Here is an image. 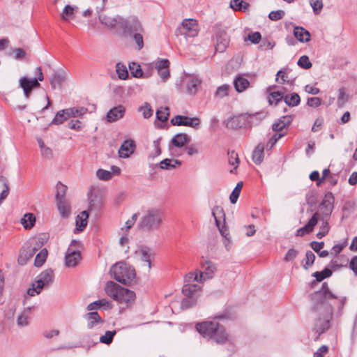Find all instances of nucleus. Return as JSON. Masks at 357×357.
<instances>
[{"instance_id":"1","label":"nucleus","mask_w":357,"mask_h":357,"mask_svg":"<svg viewBox=\"0 0 357 357\" xmlns=\"http://www.w3.org/2000/svg\"><path fill=\"white\" fill-rule=\"evenodd\" d=\"M99 20L115 34L132 38L136 45H144L142 32L143 26L136 16L123 17L116 15L114 17L105 15H100Z\"/></svg>"},{"instance_id":"2","label":"nucleus","mask_w":357,"mask_h":357,"mask_svg":"<svg viewBox=\"0 0 357 357\" xmlns=\"http://www.w3.org/2000/svg\"><path fill=\"white\" fill-rule=\"evenodd\" d=\"M185 284L182 288L184 298L181 301V307L187 309L195 305L198 300L201 291V286L197 284H192L193 282H202L196 272H190L185 277Z\"/></svg>"},{"instance_id":"3","label":"nucleus","mask_w":357,"mask_h":357,"mask_svg":"<svg viewBox=\"0 0 357 357\" xmlns=\"http://www.w3.org/2000/svg\"><path fill=\"white\" fill-rule=\"evenodd\" d=\"M196 329L204 337L212 340L218 344H225L229 340L225 327L216 321L198 323Z\"/></svg>"},{"instance_id":"4","label":"nucleus","mask_w":357,"mask_h":357,"mask_svg":"<svg viewBox=\"0 0 357 357\" xmlns=\"http://www.w3.org/2000/svg\"><path fill=\"white\" fill-rule=\"evenodd\" d=\"M105 294L119 305L128 307L132 305L136 298L135 293L118 284L113 281H108L105 286Z\"/></svg>"},{"instance_id":"5","label":"nucleus","mask_w":357,"mask_h":357,"mask_svg":"<svg viewBox=\"0 0 357 357\" xmlns=\"http://www.w3.org/2000/svg\"><path fill=\"white\" fill-rule=\"evenodd\" d=\"M165 213L159 208H149L141 218L138 227L146 231L158 230L163 222Z\"/></svg>"},{"instance_id":"6","label":"nucleus","mask_w":357,"mask_h":357,"mask_svg":"<svg viewBox=\"0 0 357 357\" xmlns=\"http://www.w3.org/2000/svg\"><path fill=\"white\" fill-rule=\"evenodd\" d=\"M110 273L114 279L124 284L132 283L136 278L135 268L124 262H119L113 265Z\"/></svg>"},{"instance_id":"7","label":"nucleus","mask_w":357,"mask_h":357,"mask_svg":"<svg viewBox=\"0 0 357 357\" xmlns=\"http://www.w3.org/2000/svg\"><path fill=\"white\" fill-rule=\"evenodd\" d=\"M199 32V26L195 19H184L181 22V26L175 30V36L178 38L180 43H183V38L188 43L189 38H193L197 36Z\"/></svg>"},{"instance_id":"8","label":"nucleus","mask_w":357,"mask_h":357,"mask_svg":"<svg viewBox=\"0 0 357 357\" xmlns=\"http://www.w3.org/2000/svg\"><path fill=\"white\" fill-rule=\"evenodd\" d=\"M313 299L316 301L318 304H323L326 302H331V305L337 306L341 309L344 307L346 298L339 296L331 292L328 288L327 282L322 284L320 290L314 293Z\"/></svg>"},{"instance_id":"9","label":"nucleus","mask_w":357,"mask_h":357,"mask_svg":"<svg viewBox=\"0 0 357 357\" xmlns=\"http://www.w3.org/2000/svg\"><path fill=\"white\" fill-rule=\"evenodd\" d=\"M54 280V273L52 269H46L40 273L36 278L32 287L27 291V294L30 296H34L40 293L43 287L52 284Z\"/></svg>"},{"instance_id":"10","label":"nucleus","mask_w":357,"mask_h":357,"mask_svg":"<svg viewBox=\"0 0 357 357\" xmlns=\"http://www.w3.org/2000/svg\"><path fill=\"white\" fill-rule=\"evenodd\" d=\"M212 215L214 217L216 226L224 238V244L227 250L230 248V236L228 227L225 225V213L223 208L220 206H215L212 210Z\"/></svg>"},{"instance_id":"11","label":"nucleus","mask_w":357,"mask_h":357,"mask_svg":"<svg viewBox=\"0 0 357 357\" xmlns=\"http://www.w3.org/2000/svg\"><path fill=\"white\" fill-rule=\"evenodd\" d=\"M36 75L37 77L34 79H30L26 77H23L20 80V86L23 89L24 96L26 98H29L32 89L37 88L40 86L38 81H43L44 79L43 73L40 67L36 68Z\"/></svg>"},{"instance_id":"12","label":"nucleus","mask_w":357,"mask_h":357,"mask_svg":"<svg viewBox=\"0 0 357 357\" xmlns=\"http://www.w3.org/2000/svg\"><path fill=\"white\" fill-rule=\"evenodd\" d=\"M213 35L212 37L213 41L215 45H229L230 38L226 30L219 23L214 24L213 26Z\"/></svg>"},{"instance_id":"13","label":"nucleus","mask_w":357,"mask_h":357,"mask_svg":"<svg viewBox=\"0 0 357 357\" xmlns=\"http://www.w3.org/2000/svg\"><path fill=\"white\" fill-rule=\"evenodd\" d=\"M171 123L174 126H184L198 129L201 121L198 117L176 115L171 120Z\"/></svg>"},{"instance_id":"14","label":"nucleus","mask_w":357,"mask_h":357,"mask_svg":"<svg viewBox=\"0 0 357 357\" xmlns=\"http://www.w3.org/2000/svg\"><path fill=\"white\" fill-rule=\"evenodd\" d=\"M334 197L332 192H327L323 201L319 206V211L322 213L325 218L331 215L333 208Z\"/></svg>"},{"instance_id":"15","label":"nucleus","mask_w":357,"mask_h":357,"mask_svg":"<svg viewBox=\"0 0 357 357\" xmlns=\"http://www.w3.org/2000/svg\"><path fill=\"white\" fill-rule=\"evenodd\" d=\"M202 266L204 271L197 273L198 278L202 279V282L212 278L217 269L215 265L210 260H205L202 262Z\"/></svg>"},{"instance_id":"16","label":"nucleus","mask_w":357,"mask_h":357,"mask_svg":"<svg viewBox=\"0 0 357 357\" xmlns=\"http://www.w3.org/2000/svg\"><path fill=\"white\" fill-rule=\"evenodd\" d=\"M81 260V254L78 250L68 248L65 256L66 265L68 268L76 266Z\"/></svg>"},{"instance_id":"17","label":"nucleus","mask_w":357,"mask_h":357,"mask_svg":"<svg viewBox=\"0 0 357 357\" xmlns=\"http://www.w3.org/2000/svg\"><path fill=\"white\" fill-rule=\"evenodd\" d=\"M125 107L122 105H119L109 110L106 116L107 120L110 123L115 122L122 119L125 114Z\"/></svg>"},{"instance_id":"18","label":"nucleus","mask_w":357,"mask_h":357,"mask_svg":"<svg viewBox=\"0 0 357 357\" xmlns=\"http://www.w3.org/2000/svg\"><path fill=\"white\" fill-rule=\"evenodd\" d=\"M190 137L188 136L185 133H178L175 135L170 143H169V149H172V146H175L178 148H181L185 146L190 142Z\"/></svg>"},{"instance_id":"19","label":"nucleus","mask_w":357,"mask_h":357,"mask_svg":"<svg viewBox=\"0 0 357 357\" xmlns=\"http://www.w3.org/2000/svg\"><path fill=\"white\" fill-rule=\"evenodd\" d=\"M135 148V144L133 140H125L119 150V157L123 158H128L134 152Z\"/></svg>"},{"instance_id":"20","label":"nucleus","mask_w":357,"mask_h":357,"mask_svg":"<svg viewBox=\"0 0 357 357\" xmlns=\"http://www.w3.org/2000/svg\"><path fill=\"white\" fill-rule=\"evenodd\" d=\"M331 318V315L328 313L323 319L319 318L316 321L314 330L318 333V336L329 328Z\"/></svg>"},{"instance_id":"21","label":"nucleus","mask_w":357,"mask_h":357,"mask_svg":"<svg viewBox=\"0 0 357 357\" xmlns=\"http://www.w3.org/2000/svg\"><path fill=\"white\" fill-rule=\"evenodd\" d=\"M318 218L319 213H315L304 227L297 230V236H304L312 232L314 226L317 224Z\"/></svg>"},{"instance_id":"22","label":"nucleus","mask_w":357,"mask_h":357,"mask_svg":"<svg viewBox=\"0 0 357 357\" xmlns=\"http://www.w3.org/2000/svg\"><path fill=\"white\" fill-rule=\"evenodd\" d=\"M135 255L141 261L144 262V266L146 267L147 271H149L151 268L149 250L146 248L139 249L135 252Z\"/></svg>"},{"instance_id":"23","label":"nucleus","mask_w":357,"mask_h":357,"mask_svg":"<svg viewBox=\"0 0 357 357\" xmlns=\"http://www.w3.org/2000/svg\"><path fill=\"white\" fill-rule=\"evenodd\" d=\"M245 124V116L241 114L230 118L227 121L226 126L228 128L238 129Z\"/></svg>"},{"instance_id":"24","label":"nucleus","mask_w":357,"mask_h":357,"mask_svg":"<svg viewBox=\"0 0 357 357\" xmlns=\"http://www.w3.org/2000/svg\"><path fill=\"white\" fill-rule=\"evenodd\" d=\"M36 308L35 306L24 307V310L18 316L17 323L19 326L24 327L29 324V318L31 311Z\"/></svg>"},{"instance_id":"25","label":"nucleus","mask_w":357,"mask_h":357,"mask_svg":"<svg viewBox=\"0 0 357 357\" xmlns=\"http://www.w3.org/2000/svg\"><path fill=\"white\" fill-rule=\"evenodd\" d=\"M294 35L301 43H307L310 39V33L301 26H296L294 29Z\"/></svg>"},{"instance_id":"26","label":"nucleus","mask_w":357,"mask_h":357,"mask_svg":"<svg viewBox=\"0 0 357 357\" xmlns=\"http://www.w3.org/2000/svg\"><path fill=\"white\" fill-rule=\"evenodd\" d=\"M57 208L62 218H67L71 213L70 206L67 199L56 202Z\"/></svg>"},{"instance_id":"27","label":"nucleus","mask_w":357,"mask_h":357,"mask_svg":"<svg viewBox=\"0 0 357 357\" xmlns=\"http://www.w3.org/2000/svg\"><path fill=\"white\" fill-rule=\"evenodd\" d=\"M245 75L244 74L238 75L234 80V86L235 90L241 93L245 90Z\"/></svg>"},{"instance_id":"28","label":"nucleus","mask_w":357,"mask_h":357,"mask_svg":"<svg viewBox=\"0 0 357 357\" xmlns=\"http://www.w3.org/2000/svg\"><path fill=\"white\" fill-rule=\"evenodd\" d=\"M264 146L263 144H258L252 153V160L257 165L260 164L264 159Z\"/></svg>"},{"instance_id":"29","label":"nucleus","mask_w":357,"mask_h":357,"mask_svg":"<svg viewBox=\"0 0 357 357\" xmlns=\"http://www.w3.org/2000/svg\"><path fill=\"white\" fill-rule=\"evenodd\" d=\"M89 215L86 211H82L76 218V227L79 231H82L87 225Z\"/></svg>"},{"instance_id":"30","label":"nucleus","mask_w":357,"mask_h":357,"mask_svg":"<svg viewBox=\"0 0 357 357\" xmlns=\"http://www.w3.org/2000/svg\"><path fill=\"white\" fill-rule=\"evenodd\" d=\"M284 100L285 103L289 107H295L300 103L301 98L298 93H291L284 96Z\"/></svg>"},{"instance_id":"31","label":"nucleus","mask_w":357,"mask_h":357,"mask_svg":"<svg viewBox=\"0 0 357 357\" xmlns=\"http://www.w3.org/2000/svg\"><path fill=\"white\" fill-rule=\"evenodd\" d=\"M181 164L180 160L166 158L160 162V167L162 169H174Z\"/></svg>"},{"instance_id":"32","label":"nucleus","mask_w":357,"mask_h":357,"mask_svg":"<svg viewBox=\"0 0 357 357\" xmlns=\"http://www.w3.org/2000/svg\"><path fill=\"white\" fill-rule=\"evenodd\" d=\"M86 319L88 320L87 326L89 328H92L95 326V324L102 322L101 317L96 312L87 313Z\"/></svg>"},{"instance_id":"33","label":"nucleus","mask_w":357,"mask_h":357,"mask_svg":"<svg viewBox=\"0 0 357 357\" xmlns=\"http://www.w3.org/2000/svg\"><path fill=\"white\" fill-rule=\"evenodd\" d=\"M66 114L67 117H77L86 113L87 109L83 107H70L66 109Z\"/></svg>"},{"instance_id":"34","label":"nucleus","mask_w":357,"mask_h":357,"mask_svg":"<svg viewBox=\"0 0 357 357\" xmlns=\"http://www.w3.org/2000/svg\"><path fill=\"white\" fill-rule=\"evenodd\" d=\"M36 222V218L33 213H26L21 219V223L26 229L32 228Z\"/></svg>"},{"instance_id":"35","label":"nucleus","mask_w":357,"mask_h":357,"mask_svg":"<svg viewBox=\"0 0 357 357\" xmlns=\"http://www.w3.org/2000/svg\"><path fill=\"white\" fill-rule=\"evenodd\" d=\"M110 305H111V304L107 300L100 299V300L96 301L90 303L89 305H88L87 310L89 311H91L93 310L99 309L102 307H103L105 308H109V307H110Z\"/></svg>"},{"instance_id":"36","label":"nucleus","mask_w":357,"mask_h":357,"mask_svg":"<svg viewBox=\"0 0 357 357\" xmlns=\"http://www.w3.org/2000/svg\"><path fill=\"white\" fill-rule=\"evenodd\" d=\"M36 251V248H28L27 249L24 250L19 256L18 261L21 264H25L28 259L33 256Z\"/></svg>"},{"instance_id":"37","label":"nucleus","mask_w":357,"mask_h":357,"mask_svg":"<svg viewBox=\"0 0 357 357\" xmlns=\"http://www.w3.org/2000/svg\"><path fill=\"white\" fill-rule=\"evenodd\" d=\"M201 80L196 77H191L187 84L188 92L190 94L196 93L197 87L200 85Z\"/></svg>"},{"instance_id":"38","label":"nucleus","mask_w":357,"mask_h":357,"mask_svg":"<svg viewBox=\"0 0 357 357\" xmlns=\"http://www.w3.org/2000/svg\"><path fill=\"white\" fill-rule=\"evenodd\" d=\"M129 69L133 77L137 78L144 77V73L139 64L135 62H131L129 63Z\"/></svg>"},{"instance_id":"39","label":"nucleus","mask_w":357,"mask_h":357,"mask_svg":"<svg viewBox=\"0 0 357 357\" xmlns=\"http://www.w3.org/2000/svg\"><path fill=\"white\" fill-rule=\"evenodd\" d=\"M284 92L282 91H272L268 96V102L271 105H277L280 101L284 99Z\"/></svg>"},{"instance_id":"40","label":"nucleus","mask_w":357,"mask_h":357,"mask_svg":"<svg viewBox=\"0 0 357 357\" xmlns=\"http://www.w3.org/2000/svg\"><path fill=\"white\" fill-rule=\"evenodd\" d=\"M56 201L65 200L66 193L67 190V186L62 184L61 182H58L56 186Z\"/></svg>"},{"instance_id":"41","label":"nucleus","mask_w":357,"mask_h":357,"mask_svg":"<svg viewBox=\"0 0 357 357\" xmlns=\"http://www.w3.org/2000/svg\"><path fill=\"white\" fill-rule=\"evenodd\" d=\"M65 81V77L59 73H54L52 75L50 79V84L53 89L61 87L63 82Z\"/></svg>"},{"instance_id":"42","label":"nucleus","mask_w":357,"mask_h":357,"mask_svg":"<svg viewBox=\"0 0 357 357\" xmlns=\"http://www.w3.org/2000/svg\"><path fill=\"white\" fill-rule=\"evenodd\" d=\"M47 257V250L46 248H43L40 250V252L36 255L35 259L34 264L37 267H40L45 263L46 258Z\"/></svg>"},{"instance_id":"43","label":"nucleus","mask_w":357,"mask_h":357,"mask_svg":"<svg viewBox=\"0 0 357 357\" xmlns=\"http://www.w3.org/2000/svg\"><path fill=\"white\" fill-rule=\"evenodd\" d=\"M66 109L59 111L52 119L51 124L60 125L63 123L67 119H68L66 114Z\"/></svg>"},{"instance_id":"44","label":"nucleus","mask_w":357,"mask_h":357,"mask_svg":"<svg viewBox=\"0 0 357 357\" xmlns=\"http://www.w3.org/2000/svg\"><path fill=\"white\" fill-rule=\"evenodd\" d=\"M243 186V181H241L237 183L236 186L233 190V191L231 192L230 197H229L231 203L235 204L237 202Z\"/></svg>"},{"instance_id":"45","label":"nucleus","mask_w":357,"mask_h":357,"mask_svg":"<svg viewBox=\"0 0 357 357\" xmlns=\"http://www.w3.org/2000/svg\"><path fill=\"white\" fill-rule=\"evenodd\" d=\"M26 54V52L22 48L11 49L10 52L8 53V56H12L17 60H22L25 59Z\"/></svg>"},{"instance_id":"46","label":"nucleus","mask_w":357,"mask_h":357,"mask_svg":"<svg viewBox=\"0 0 357 357\" xmlns=\"http://www.w3.org/2000/svg\"><path fill=\"white\" fill-rule=\"evenodd\" d=\"M230 8L234 11L245 12V2L243 0H231Z\"/></svg>"},{"instance_id":"47","label":"nucleus","mask_w":357,"mask_h":357,"mask_svg":"<svg viewBox=\"0 0 357 357\" xmlns=\"http://www.w3.org/2000/svg\"><path fill=\"white\" fill-rule=\"evenodd\" d=\"M332 275L331 269L326 268L322 271H317L313 273V276L316 278L318 282H321L325 278L330 277Z\"/></svg>"},{"instance_id":"48","label":"nucleus","mask_w":357,"mask_h":357,"mask_svg":"<svg viewBox=\"0 0 357 357\" xmlns=\"http://www.w3.org/2000/svg\"><path fill=\"white\" fill-rule=\"evenodd\" d=\"M275 81L280 84H284L285 82H289L288 69L283 68V69L280 70L277 73Z\"/></svg>"},{"instance_id":"49","label":"nucleus","mask_w":357,"mask_h":357,"mask_svg":"<svg viewBox=\"0 0 357 357\" xmlns=\"http://www.w3.org/2000/svg\"><path fill=\"white\" fill-rule=\"evenodd\" d=\"M169 115V108L167 107H161L156 112V117L157 119L162 122L166 121L168 119V116Z\"/></svg>"},{"instance_id":"50","label":"nucleus","mask_w":357,"mask_h":357,"mask_svg":"<svg viewBox=\"0 0 357 357\" xmlns=\"http://www.w3.org/2000/svg\"><path fill=\"white\" fill-rule=\"evenodd\" d=\"M75 7L70 6V5H66L63 10L62 13L61 14V17L64 20H68L69 19L72 18L73 14H74Z\"/></svg>"},{"instance_id":"51","label":"nucleus","mask_w":357,"mask_h":357,"mask_svg":"<svg viewBox=\"0 0 357 357\" xmlns=\"http://www.w3.org/2000/svg\"><path fill=\"white\" fill-rule=\"evenodd\" d=\"M230 86L229 84H223L219 86L215 93V97L222 98L229 94Z\"/></svg>"},{"instance_id":"52","label":"nucleus","mask_w":357,"mask_h":357,"mask_svg":"<svg viewBox=\"0 0 357 357\" xmlns=\"http://www.w3.org/2000/svg\"><path fill=\"white\" fill-rule=\"evenodd\" d=\"M116 68L118 76L121 79H126L128 77V70L123 64L118 63Z\"/></svg>"},{"instance_id":"53","label":"nucleus","mask_w":357,"mask_h":357,"mask_svg":"<svg viewBox=\"0 0 357 357\" xmlns=\"http://www.w3.org/2000/svg\"><path fill=\"white\" fill-rule=\"evenodd\" d=\"M228 162L229 165L233 166L234 169H236L239 163L238 155V153L234 151L228 152Z\"/></svg>"},{"instance_id":"54","label":"nucleus","mask_w":357,"mask_h":357,"mask_svg":"<svg viewBox=\"0 0 357 357\" xmlns=\"http://www.w3.org/2000/svg\"><path fill=\"white\" fill-rule=\"evenodd\" d=\"M315 260L314 254L310 251L307 250L305 253V263L303 265V267L305 269H307L310 266H311Z\"/></svg>"},{"instance_id":"55","label":"nucleus","mask_w":357,"mask_h":357,"mask_svg":"<svg viewBox=\"0 0 357 357\" xmlns=\"http://www.w3.org/2000/svg\"><path fill=\"white\" fill-rule=\"evenodd\" d=\"M115 334H116L115 331H107L105 332L104 335H102L100 337V342L102 343L106 344H109L112 342L113 337Z\"/></svg>"},{"instance_id":"56","label":"nucleus","mask_w":357,"mask_h":357,"mask_svg":"<svg viewBox=\"0 0 357 357\" xmlns=\"http://www.w3.org/2000/svg\"><path fill=\"white\" fill-rule=\"evenodd\" d=\"M310 3L314 14H319L323 8L322 0H310Z\"/></svg>"},{"instance_id":"57","label":"nucleus","mask_w":357,"mask_h":357,"mask_svg":"<svg viewBox=\"0 0 357 357\" xmlns=\"http://www.w3.org/2000/svg\"><path fill=\"white\" fill-rule=\"evenodd\" d=\"M264 114L263 112L256 113L255 114L248 115V119H247V123H257L260 121H261L264 118Z\"/></svg>"},{"instance_id":"58","label":"nucleus","mask_w":357,"mask_h":357,"mask_svg":"<svg viewBox=\"0 0 357 357\" xmlns=\"http://www.w3.org/2000/svg\"><path fill=\"white\" fill-rule=\"evenodd\" d=\"M298 255V251L294 248H291L287 252L284 257V261L286 262L293 261Z\"/></svg>"},{"instance_id":"59","label":"nucleus","mask_w":357,"mask_h":357,"mask_svg":"<svg viewBox=\"0 0 357 357\" xmlns=\"http://www.w3.org/2000/svg\"><path fill=\"white\" fill-rule=\"evenodd\" d=\"M96 176L100 180L108 181L112 178V174L109 171L99 169L96 172Z\"/></svg>"},{"instance_id":"60","label":"nucleus","mask_w":357,"mask_h":357,"mask_svg":"<svg viewBox=\"0 0 357 357\" xmlns=\"http://www.w3.org/2000/svg\"><path fill=\"white\" fill-rule=\"evenodd\" d=\"M169 61L167 59H159L155 62V68H156L157 71L161 70L164 68H166V67H169Z\"/></svg>"},{"instance_id":"61","label":"nucleus","mask_w":357,"mask_h":357,"mask_svg":"<svg viewBox=\"0 0 357 357\" xmlns=\"http://www.w3.org/2000/svg\"><path fill=\"white\" fill-rule=\"evenodd\" d=\"M298 65L304 69H309L312 67V63L307 56H301L298 61Z\"/></svg>"},{"instance_id":"62","label":"nucleus","mask_w":357,"mask_h":357,"mask_svg":"<svg viewBox=\"0 0 357 357\" xmlns=\"http://www.w3.org/2000/svg\"><path fill=\"white\" fill-rule=\"evenodd\" d=\"M137 220V213H134L131 218L128 220L126 222V226L125 227H122L121 229L122 231H128L134 225L135 223L136 222Z\"/></svg>"},{"instance_id":"63","label":"nucleus","mask_w":357,"mask_h":357,"mask_svg":"<svg viewBox=\"0 0 357 357\" xmlns=\"http://www.w3.org/2000/svg\"><path fill=\"white\" fill-rule=\"evenodd\" d=\"M284 16V11L282 10L271 11L268 15L269 19L271 20H273V21L279 20L282 19Z\"/></svg>"},{"instance_id":"64","label":"nucleus","mask_w":357,"mask_h":357,"mask_svg":"<svg viewBox=\"0 0 357 357\" xmlns=\"http://www.w3.org/2000/svg\"><path fill=\"white\" fill-rule=\"evenodd\" d=\"M140 110L142 112L143 116L145 119L151 117L153 114V109L149 104L145 103L144 105L140 107Z\"/></svg>"}]
</instances>
